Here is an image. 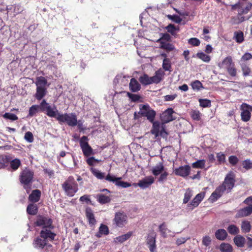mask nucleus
<instances>
[{
  "instance_id": "6",
  "label": "nucleus",
  "mask_w": 252,
  "mask_h": 252,
  "mask_svg": "<svg viewBox=\"0 0 252 252\" xmlns=\"http://www.w3.org/2000/svg\"><path fill=\"white\" fill-rule=\"evenodd\" d=\"M52 220L46 217L39 216L37 217L36 224L37 226H41L42 228L41 230H47L51 231V229L53 228L52 225Z\"/></svg>"
},
{
  "instance_id": "20",
  "label": "nucleus",
  "mask_w": 252,
  "mask_h": 252,
  "mask_svg": "<svg viewBox=\"0 0 252 252\" xmlns=\"http://www.w3.org/2000/svg\"><path fill=\"white\" fill-rule=\"evenodd\" d=\"M151 171L154 175L156 176L159 175L164 171L163 163L161 162H158L156 165L152 167Z\"/></svg>"
},
{
  "instance_id": "27",
  "label": "nucleus",
  "mask_w": 252,
  "mask_h": 252,
  "mask_svg": "<svg viewBox=\"0 0 252 252\" xmlns=\"http://www.w3.org/2000/svg\"><path fill=\"white\" fill-rule=\"evenodd\" d=\"M41 195L40 191L38 189L34 190L29 196V200L32 202H37Z\"/></svg>"
},
{
  "instance_id": "62",
  "label": "nucleus",
  "mask_w": 252,
  "mask_h": 252,
  "mask_svg": "<svg viewBox=\"0 0 252 252\" xmlns=\"http://www.w3.org/2000/svg\"><path fill=\"white\" fill-rule=\"evenodd\" d=\"M192 118L195 120H199L200 118V113L198 111L194 110L191 112Z\"/></svg>"
},
{
  "instance_id": "16",
  "label": "nucleus",
  "mask_w": 252,
  "mask_h": 252,
  "mask_svg": "<svg viewBox=\"0 0 252 252\" xmlns=\"http://www.w3.org/2000/svg\"><path fill=\"white\" fill-rule=\"evenodd\" d=\"M252 214V204L249 205L248 206L240 209L237 213V217L242 218L248 216Z\"/></svg>"
},
{
  "instance_id": "53",
  "label": "nucleus",
  "mask_w": 252,
  "mask_h": 252,
  "mask_svg": "<svg viewBox=\"0 0 252 252\" xmlns=\"http://www.w3.org/2000/svg\"><path fill=\"white\" fill-rule=\"evenodd\" d=\"M199 101L200 105L202 107H207L211 105V101L208 99H200Z\"/></svg>"
},
{
  "instance_id": "54",
  "label": "nucleus",
  "mask_w": 252,
  "mask_h": 252,
  "mask_svg": "<svg viewBox=\"0 0 252 252\" xmlns=\"http://www.w3.org/2000/svg\"><path fill=\"white\" fill-rule=\"evenodd\" d=\"M20 165V161L18 159H15L13 160L10 163L11 167L14 170L18 169Z\"/></svg>"
},
{
  "instance_id": "32",
  "label": "nucleus",
  "mask_w": 252,
  "mask_h": 252,
  "mask_svg": "<svg viewBox=\"0 0 252 252\" xmlns=\"http://www.w3.org/2000/svg\"><path fill=\"white\" fill-rule=\"evenodd\" d=\"M97 201L101 204H105L110 201L109 196L105 195L103 194H99L97 195Z\"/></svg>"
},
{
  "instance_id": "58",
  "label": "nucleus",
  "mask_w": 252,
  "mask_h": 252,
  "mask_svg": "<svg viewBox=\"0 0 252 252\" xmlns=\"http://www.w3.org/2000/svg\"><path fill=\"white\" fill-rule=\"evenodd\" d=\"M88 138L86 136L82 137L80 140V145L81 148L88 145Z\"/></svg>"
},
{
  "instance_id": "9",
  "label": "nucleus",
  "mask_w": 252,
  "mask_h": 252,
  "mask_svg": "<svg viewBox=\"0 0 252 252\" xmlns=\"http://www.w3.org/2000/svg\"><path fill=\"white\" fill-rule=\"evenodd\" d=\"M240 108L241 110V116L242 120L245 122L249 121L251 117L252 106L246 103H243Z\"/></svg>"
},
{
  "instance_id": "34",
  "label": "nucleus",
  "mask_w": 252,
  "mask_h": 252,
  "mask_svg": "<svg viewBox=\"0 0 252 252\" xmlns=\"http://www.w3.org/2000/svg\"><path fill=\"white\" fill-rule=\"evenodd\" d=\"M46 94V88L41 87H37L36 97L38 100H40Z\"/></svg>"
},
{
  "instance_id": "22",
  "label": "nucleus",
  "mask_w": 252,
  "mask_h": 252,
  "mask_svg": "<svg viewBox=\"0 0 252 252\" xmlns=\"http://www.w3.org/2000/svg\"><path fill=\"white\" fill-rule=\"evenodd\" d=\"M86 216L90 225H93L95 223L96 220L94 214L92 209L89 207L86 209Z\"/></svg>"
},
{
  "instance_id": "4",
  "label": "nucleus",
  "mask_w": 252,
  "mask_h": 252,
  "mask_svg": "<svg viewBox=\"0 0 252 252\" xmlns=\"http://www.w3.org/2000/svg\"><path fill=\"white\" fill-rule=\"evenodd\" d=\"M58 121L60 123H65L69 126H74L77 125V117L75 113L61 114L58 118Z\"/></svg>"
},
{
  "instance_id": "25",
  "label": "nucleus",
  "mask_w": 252,
  "mask_h": 252,
  "mask_svg": "<svg viewBox=\"0 0 252 252\" xmlns=\"http://www.w3.org/2000/svg\"><path fill=\"white\" fill-rule=\"evenodd\" d=\"M215 235L218 240L223 241L226 238L227 233L226 231L223 229H219L216 231Z\"/></svg>"
},
{
  "instance_id": "24",
  "label": "nucleus",
  "mask_w": 252,
  "mask_h": 252,
  "mask_svg": "<svg viewBox=\"0 0 252 252\" xmlns=\"http://www.w3.org/2000/svg\"><path fill=\"white\" fill-rule=\"evenodd\" d=\"M129 89L132 92H137L141 89V86L134 78H132L129 84Z\"/></svg>"
},
{
  "instance_id": "31",
  "label": "nucleus",
  "mask_w": 252,
  "mask_h": 252,
  "mask_svg": "<svg viewBox=\"0 0 252 252\" xmlns=\"http://www.w3.org/2000/svg\"><path fill=\"white\" fill-rule=\"evenodd\" d=\"M221 252H232L233 248L231 245L228 243H222L219 247Z\"/></svg>"
},
{
  "instance_id": "3",
  "label": "nucleus",
  "mask_w": 252,
  "mask_h": 252,
  "mask_svg": "<svg viewBox=\"0 0 252 252\" xmlns=\"http://www.w3.org/2000/svg\"><path fill=\"white\" fill-rule=\"evenodd\" d=\"M235 182V175L233 172L230 171L225 176L222 184L219 187L224 192V191L229 192L234 187Z\"/></svg>"
},
{
  "instance_id": "55",
  "label": "nucleus",
  "mask_w": 252,
  "mask_h": 252,
  "mask_svg": "<svg viewBox=\"0 0 252 252\" xmlns=\"http://www.w3.org/2000/svg\"><path fill=\"white\" fill-rule=\"evenodd\" d=\"M252 59V55L249 53H246L241 58V63H245V62Z\"/></svg>"
},
{
  "instance_id": "37",
  "label": "nucleus",
  "mask_w": 252,
  "mask_h": 252,
  "mask_svg": "<svg viewBox=\"0 0 252 252\" xmlns=\"http://www.w3.org/2000/svg\"><path fill=\"white\" fill-rule=\"evenodd\" d=\"M228 232L231 235L238 234L239 232V228L235 225L231 224L227 227Z\"/></svg>"
},
{
  "instance_id": "8",
  "label": "nucleus",
  "mask_w": 252,
  "mask_h": 252,
  "mask_svg": "<svg viewBox=\"0 0 252 252\" xmlns=\"http://www.w3.org/2000/svg\"><path fill=\"white\" fill-rule=\"evenodd\" d=\"M127 216L124 212H119L115 214L114 222L117 226L123 227L127 222Z\"/></svg>"
},
{
  "instance_id": "59",
  "label": "nucleus",
  "mask_w": 252,
  "mask_h": 252,
  "mask_svg": "<svg viewBox=\"0 0 252 252\" xmlns=\"http://www.w3.org/2000/svg\"><path fill=\"white\" fill-rule=\"evenodd\" d=\"M166 29L168 32H170L172 35H175L176 34L177 29L173 25L169 24L168 26L166 27Z\"/></svg>"
},
{
  "instance_id": "60",
  "label": "nucleus",
  "mask_w": 252,
  "mask_h": 252,
  "mask_svg": "<svg viewBox=\"0 0 252 252\" xmlns=\"http://www.w3.org/2000/svg\"><path fill=\"white\" fill-rule=\"evenodd\" d=\"M188 42L189 44L196 46L199 45L200 43V40L197 38H191Z\"/></svg>"
},
{
  "instance_id": "15",
  "label": "nucleus",
  "mask_w": 252,
  "mask_h": 252,
  "mask_svg": "<svg viewBox=\"0 0 252 252\" xmlns=\"http://www.w3.org/2000/svg\"><path fill=\"white\" fill-rule=\"evenodd\" d=\"M45 110L46 111V114L50 117L55 118L58 120V118L59 116H61L58 110L56 107H52L50 105H48L46 107Z\"/></svg>"
},
{
  "instance_id": "50",
  "label": "nucleus",
  "mask_w": 252,
  "mask_h": 252,
  "mask_svg": "<svg viewBox=\"0 0 252 252\" xmlns=\"http://www.w3.org/2000/svg\"><path fill=\"white\" fill-rule=\"evenodd\" d=\"M243 168L246 170L252 168V161L250 159H246L242 162Z\"/></svg>"
},
{
  "instance_id": "52",
  "label": "nucleus",
  "mask_w": 252,
  "mask_h": 252,
  "mask_svg": "<svg viewBox=\"0 0 252 252\" xmlns=\"http://www.w3.org/2000/svg\"><path fill=\"white\" fill-rule=\"evenodd\" d=\"M211 238L209 236H205L202 238V244L206 247L209 246L211 243Z\"/></svg>"
},
{
  "instance_id": "13",
  "label": "nucleus",
  "mask_w": 252,
  "mask_h": 252,
  "mask_svg": "<svg viewBox=\"0 0 252 252\" xmlns=\"http://www.w3.org/2000/svg\"><path fill=\"white\" fill-rule=\"evenodd\" d=\"M154 181V178L152 176H149L140 180L137 183V186L143 189H145L153 184Z\"/></svg>"
},
{
  "instance_id": "17",
  "label": "nucleus",
  "mask_w": 252,
  "mask_h": 252,
  "mask_svg": "<svg viewBox=\"0 0 252 252\" xmlns=\"http://www.w3.org/2000/svg\"><path fill=\"white\" fill-rule=\"evenodd\" d=\"M232 65H234V63L231 56L226 57L221 62L218 63V66L220 68L227 69Z\"/></svg>"
},
{
  "instance_id": "56",
  "label": "nucleus",
  "mask_w": 252,
  "mask_h": 252,
  "mask_svg": "<svg viewBox=\"0 0 252 252\" xmlns=\"http://www.w3.org/2000/svg\"><path fill=\"white\" fill-rule=\"evenodd\" d=\"M25 139L28 142L31 143L33 141V137L32 133L30 131L27 132L24 136Z\"/></svg>"
},
{
  "instance_id": "23",
  "label": "nucleus",
  "mask_w": 252,
  "mask_h": 252,
  "mask_svg": "<svg viewBox=\"0 0 252 252\" xmlns=\"http://www.w3.org/2000/svg\"><path fill=\"white\" fill-rule=\"evenodd\" d=\"M205 196V193L201 192L197 194L195 197L193 198L190 205L192 206L193 209L194 207H196L199 204L200 202L203 200Z\"/></svg>"
},
{
  "instance_id": "26",
  "label": "nucleus",
  "mask_w": 252,
  "mask_h": 252,
  "mask_svg": "<svg viewBox=\"0 0 252 252\" xmlns=\"http://www.w3.org/2000/svg\"><path fill=\"white\" fill-rule=\"evenodd\" d=\"M241 228L243 233H247L250 232L252 229L250 221L247 220H243L241 222Z\"/></svg>"
},
{
  "instance_id": "46",
  "label": "nucleus",
  "mask_w": 252,
  "mask_h": 252,
  "mask_svg": "<svg viewBox=\"0 0 252 252\" xmlns=\"http://www.w3.org/2000/svg\"><path fill=\"white\" fill-rule=\"evenodd\" d=\"M192 89L199 91L203 88L202 83L198 80H196L192 82L191 84Z\"/></svg>"
},
{
  "instance_id": "39",
  "label": "nucleus",
  "mask_w": 252,
  "mask_h": 252,
  "mask_svg": "<svg viewBox=\"0 0 252 252\" xmlns=\"http://www.w3.org/2000/svg\"><path fill=\"white\" fill-rule=\"evenodd\" d=\"M205 160L204 159L198 160L192 164V166L195 168H203L205 167Z\"/></svg>"
},
{
  "instance_id": "49",
  "label": "nucleus",
  "mask_w": 252,
  "mask_h": 252,
  "mask_svg": "<svg viewBox=\"0 0 252 252\" xmlns=\"http://www.w3.org/2000/svg\"><path fill=\"white\" fill-rule=\"evenodd\" d=\"M160 174V175L158 178V182L160 183H163L166 180L167 176H168V173L167 172L164 171Z\"/></svg>"
},
{
  "instance_id": "36",
  "label": "nucleus",
  "mask_w": 252,
  "mask_h": 252,
  "mask_svg": "<svg viewBox=\"0 0 252 252\" xmlns=\"http://www.w3.org/2000/svg\"><path fill=\"white\" fill-rule=\"evenodd\" d=\"M27 213L30 215H35L37 212V207L36 205L30 204L27 207Z\"/></svg>"
},
{
  "instance_id": "12",
  "label": "nucleus",
  "mask_w": 252,
  "mask_h": 252,
  "mask_svg": "<svg viewBox=\"0 0 252 252\" xmlns=\"http://www.w3.org/2000/svg\"><path fill=\"white\" fill-rule=\"evenodd\" d=\"M165 72L162 69L159 68L157 70L154 75L151 76L152 84H158L164 79Z\"/></svg>"
},
{
  "instance_id": "57",
  "label": "nucleus",
  "mask_w": 252,
  "mask_h": 252,
  "mask_svg": "<svg viewBox=\"0 0 252 252\" xmlns=\"http://www.w3.org/2000/svg\"><path fill=\"white\" fill-rule=\"evenodd\" d=\"M226 69L230 76L234 77L236 75L237 70L236 68L235 67V65H232V66L227 68Z\"/></svg>"
},
{
  "instance_id": "64",
  "label": "nucleus",
  "mask_w": 252,
  "mask_h": 252,
  "mask_svg": "<svg viewBox=\"0 0 252 252\" xmlns=\"http://www.w3.org/2000/svg\"><path fill=\"white\" fill-rule=\"evenodd\" d=\"M252 8V3H248L246 7L240 10V11H241L242 13L246 14Z\"/></svg>"
},
{
  "instance_id": "38",
  "label": "nucleus",
  "mask_w": 252,
  "mask_h": 252,
  "mask_svg": "<svg viewBox=\"0 0 252 252\" xmlns=\"http://www.w3.org/2000/svg\"><path fill=\"white\" fill-rule=\"evenodd\" d=\"M99 233L96 235L98 237H100V234L107 235L109 233L108 227L105 225L101 224L99 228Z\"/></svg>"
},
{
  "instance_id": "44",
  "label": "nucleus",
  "mask_w": 252,
  "mask_h": 252,
  "mask_svg": "<svg viewBox=\"0 0 252 252\" xmlns=\"http://www.w3.org/2000/svg\"><path fill=\"white\" fill-rule=\"evenodd\" d=\"M234 38L238 43H241L244 40V34L242 32H235L234 33Z\"/></svg>"
},
{
  "instance_id": "47",
  "label": "nucleus",
  "mask_w": 252,
  "mask_h": 252,
  "mask_svg": "<svg viewBox=\"0 0 252 252\" xmlns=\"http://www.w3.org/2000/svg\"><path fill=\"white\" fill-rule=\"evenodd\" d=\"M92 172L94 175L99 179H102L104 178V174L96 169H92Z\"/></svg>"
},
{
  "instance_id": "43",
  "label": "nucleus",
  "mask_w": 252,
  "mask_h": 252,
  "mask_svg": "<svg viewBox=\"0 0 252 252\" xmlns=\"http://www.w3.org/2000/svg\"><path fill=\"white\" fill-rule=\"evenodd\" d=\"M81 149L85 156L88 157L92 154L93 150L89 145L83 147Z\"/></svg>"
},
{
  "instance_id": "51",
  "label": "nucleus",
  "mask_w": 252,
  "mask_h": 252,
  "mask_svg": "<svg viewBox=\"0 0 252 252\" xmlns=\"http://www.w3.org/2000/svg\"><path fill=\"white\" fill-rule=\"evenodd\" d=\"M192 195V193L191 190L189 189H188L184 195V198L183 199V203L186 204L187 203L189 200L190 199Z\"/></svg>"
},
{
  "instance_id": "42",
  "label": "nucleus",
  "mask_w": 252,
  "mask_h": 252,
  "mask_svg": "<svg viewBox=\"0 0 252 252\" xmlns=\"http://www.w3.org/2000/svg\"><path fill=\"white\" fill-rule=\"evenodd\" d=\"M160 126L159 123L155 122L153 123V128L151 130L152 133L154 134L156 137L158 135L159 131Z\"/></svg>"
},
{
  "instance_id": "1",
  "label": "nucleus",
  "mask_w": 252,
  "mask_h": 252,
  "mask_svg": "<svg viewBox=\"0 0 252 252\" xmlns=\"http://www.w3.org/2000/svg\"><path fill=\"white\" fill-rule=\"evenodd\" d=\"M56 234L51 231L45 229L41 230L40 236L36 237L33 242V247L38 249L51 247V245L48 242L53 240Z\"/></svg>"
},
{
  "instance_id": "45",
  "label": "nucleus",
  "mask_w": 252,
  "mask_h": 252,
  "mask_svg": "<svg viewBox=\"0 0 252 252\" xmlns=\"http://www.w3.org/2000/svg\"><path fill=\"white\" fill-rule=\"evenodd\" d=\"M243 74L244 76H248L251 72V69L245 63H240Z\"/></svg>"
},
{
  "instance_id": "48",
  "label": "nucleus",
  "mask_w": 252,
  "mask_h": 252,
  "mask_svg": "<svg viewBox=\"0 0 252 252\" xmlns=\"http://www.w3.org/2000/svg\"><path fill=\"white\" fill-rule=\"evenodd\" d=\"M3 117L5 119H8L11 121H15L18 119V117L16 115L10 113H5L3 115Z\"/></svg>"
},
{
  "instance_id": "11",
  "label": "nucleus",
  "mask_w": 252,
  "mask_h": 252,
  "mask_svg": "<svg viewBox=\"0 0 252 252\" xmlns=\"http://www.w3.org/2000/svg\"><path fill=\"white\" fill-rule=\"evenodd\" d=\"M190 167L189 165H186L182 166L178 168L174 169V172L176 175L181 176L182 177H187L190 173Z\"/></svg>"
},
{
  "instance_id": "41",
  "label": "nucleus",
  "mask_w": 252,
  "mask_h": 252,
  "mask_svg": "<svg viewBox=\"0 0 252 252\" xmlns=\"http://www.w3.org/2000/svg\"><path fill=\"white\" fill-rule=\"evenodd\" d=\"M40 108V106L37 105H33L31 107H30L29 112V116L32 117L36 113L38 112L39 109Z\"/></svg>"
},
{
  "instance_id": "40",
  "label": "nucleus",
  "mask_w": 252,
  "mask_h": 252,
  "mask_svg": "<svg viewBox=\"0 0 252 252\" xmlns=\"http://www.w3.org/2000/svg\"><path fill=\"white\" fill-rule=\"evenodd\" d=\"M243 14L241 11H239L238 15L236 17L233 18L232 23L234 24H238L243 22L245 20V17L242 16Z\"/></svg>"
},
{
  "instance_id": "14",
  "label": "nucleus",
  "mask_w": 252,
  "mask_h": 252,
  "mask_svg": "<svg viewBox=\"0 0 252 252\" xmlns=\"http://www.w3.org/2000/svg\"><path fill=\"white\" fill-rule=\"evenodd\" d=\"M174 111L172 108H168L161 115V119L164 123H168L173 121L174 118L173 117Z\"/></svg>"
},
{
  "instance_id": "10",
  "label": "nucleus",
  "mask_w": 252,
  "mask_h": 252,
  "mask_svg": "<svg viewBox=\"0 0 252 252\" xmlns=\"http://www.w3.org/2000/svg\"><path fill=\"white\" fill-rule=\"evenodd\" d=\"M122 178L121 177H115L114 176L108 174L106 177L105 179L110 182L115 183V184L119 187L122 188H126L131 186V184L128 182L121 181Z\"/></svg>"
},
{
  "instance_id": "33",
  "label": "nucleus",
  "mask_w": 252,
  "mask_h": 252,
  "mask_svg": "<svg viewBox=\"0 0 252 252\" xmlns=\"http://www.w3.org/2000/svg\"><path fill=\"white\" fill-rule=\"evenodd\" d=\"M35 84L37 87L45 88L47 81L44 77L40 76L36 78Z\"/></svg>"
},
{
  "instance_id": "2",
  "label": "nucleus",
  "mask_w": 252,
  "mask_h": 252,
  "mask_svg": "<svg viewBox=\"0 0 252 252\" xmlns=\"http://www.w3.org/2000/svg\"><path fill=\"white\" fill-rule=\"evenodd\" d=\"M62 187L66 194L69 196H73L78 190V185L72 176L69 177Z\"/></svg>"
},
{
  "instance_id": "35",
  "label": "nucleus",
  "mask_w": 252,
  "mask_h": 252,
  "mask_svg": "<svg viewBox=\"0 0 252 252\" xmlns=\"http://www.w3.org/2000/svg\"><path fill=\"white\" fill-rule=\"evenodd\" d=\"M196 57L206 63H209L211 60V58L209 55L202 52H198L196 55Z\"/></svg>"
},
{
  "instance_id": "5",
  "label": "nucleus",
  "mask_w": 252,
  "mask_h": 252,
  "mask_svg": "<svg viewBox=\"0 0 252 252\" xmlns=\"http://www.w3.org/2000/svg\"><path fill=\"white\" fill-rule=\"evenodd\" d=\"M33 176V172L28 169L24 170L21 174L20 181L22 184H24V188L28 192L31 189L29 186L32 180Z\"/></svg>"
},
{
  "instance_id": "28",
  "label": "nucleus",
  "mask_w": 252,
  "mask_h": 252,
  "mask_svg": "<svg viewBox=\"0 0 252 252\" xmlns=\"http://www.w3.org/2000/svg\"><path fill=\"white\" fill-rule=\"evenodd\" d=\"M131 236V232H128L126 234L122 235L121 236L117 237L115 238L114 240V242L115 244H118V243H122L126 241L127 239H128L130 236Z\"/></svg>"
},
{
  "instance_id": "61",
  "label": "nucleus",
  "mask_w": 252,
  "mask_h": 252,
  "mask_svg": "<svg viewBox=\"0 0 252 252\" xmlns=\"http://www.w3.org/2000/svg\"><path fill=\"white\" fill-rule=\"evenodd\" d=\"M247 241L246 244L247 245V249L249 251L252 250V237L248 235L246 237Z\"/></svg>"
},
{
  "instance_id": "63",
  "label": "nucleus",
  "mask_w": 252,
  "mask_h": 252,
  "mask_svg": "<svg viewBox=\"0 0 252 252\" xmlns=\"http://www.w3.org/2000/svg\"><path fill=\"white\" fill-rule=\"evenodd\" d=\"M228 160L230 164L235 165L238 163L239 159L236 156H231L229 157Z\"/></svg>"
},
{
  "instance_id": "19",
  "label": "nucleus",
  "mask_w": 252,
  "mask_h": 252,
  "mask_svg": "<svg viewBox=\"0 0 252 252\" xmlns=\"http://www.w3.org/2000/svg\"><path fill=\"white\" fill-rule=\"evenodd\" d=\"M233 241L235 244L239 248H243L246 243V238L241 235H237L234 237Z\"/></svg>"
},
{
  "instance_id": "30",
  "label": "nucleus",
  "mask_w": 252,
  "mask_h": 252,
  "mask_svg": "<svg viewBox=\"0 0 252 252\" xmlns=\"http://www.w3.org/2000/svg\"><path fill=\"white\" fill-rule=\"evenodd\" d=\"M162 56L166 57L165 54H162ZM162 68L165 71H171V62L169 59L165 58L163 61L162 63Z\"/></svg>"
},
{
  "instance_id": "21",
  "label": "nucleus",
  "mask_w": 252,
  "mask_h": 252,
  "mask_svg": "<svg viewBox=\"0 0 252 252\" xmlns=\"http://www.w3.org/2000/svg\"><path fill=\"white\" fill-rule=\"evenodd\" d=\"M147 243L149 246L150 252H155L156 250V238L154 235L148 237Z\"/></svg>"
},
{
  "instance_id": "29",
  "label": "nucleus",
  "mask_w": 252,
  "mask_h": 252,
  "mask_svg": "<svg viewBox=\"0 0 252 252\" xmlns=\"http://www.w3.org/2000/svg\"><path fill=\"white\" fill-rule=\"evenodd\" d=\"M139 81L143 85L147 86L152 84L151 77L149 76L146 74H144L141 75L139 78Z\"/></svg>"
},
{
  "instance_id": "18",
  "label": "nucleus",
  "mask_w": 252,
  "mask_h": 252,
  "mask_svg": "<svg viewBox=\"0 0 252 252\" xmlns=\"http://www.w3.org/2000/svg\"><path fill=\"white\" fill-rule=\"evenodd\" d=\"M223 192L224 191L221 189V188L219 187L212 193L211 195L209 198V200L211 202L216 201L222 195Z\"/></svg>"
},
{
  "instance_id": "7",
  "label": "nucleus",
  "mask_w": 252,
  "mask_h": 252,
  "mask_svg": "<svg viewBox=\"0 0 252 252\" xmlns=\"http://www.w3.org/2000/svg\"><path fill=\"white\" fill-rule=\"evenodd\" d=\"M139 113L143 116L146 117L150 122L154 121L156 115V112L151 109L148 105H140Z\"/></svg>"
}]
</instances>
